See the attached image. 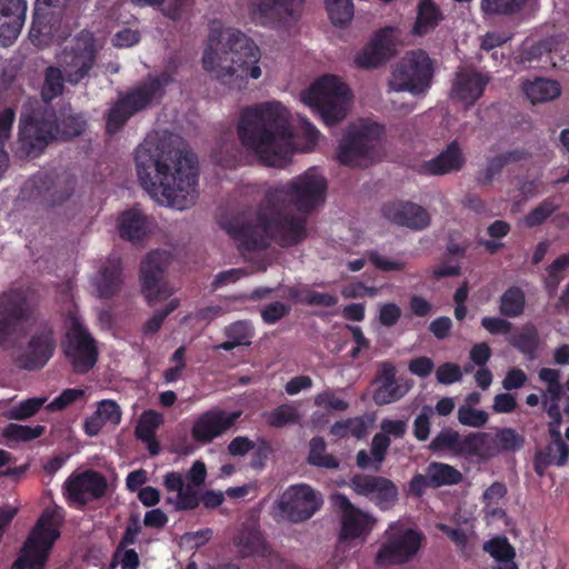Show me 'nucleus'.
I'll return each mask as SVG.
<instances>
[{
    "label": "nucleus",
    "mask_w": 569,
    "mask_h": 569,
    "mask_svg": "<svg viewBox=\"0 0 569 569\" xmlns=\"http://www.w3.org/2000/svg\"><path fill=\"white\" fill-rule=\"evenodd\" d=\"M328 183L312 167L286 183L266 189L254 216H237L224 224L226 231L246 250L264 249L271 239L283 247L307 236V216L326 199Z\"/></svg>",
    "instance_id": "1"
},
{
    "label": "nucleus",
    "mask_w": 569,
    "mask_h": 569,
    "mask_svg": "<svg viewBox=\"0 0 569 569\" xmlns=\"http://www.w3.org/2000/svg\"><path fill=\"white\" fill-rule=\"evenodd\" d=\"M134 167L141 187L159 204L177 210L194 204L197 159L177 136L150 132L136 148Z\"/></svg>",
    "instance_id": "2"
},
{
    "label": "nucleus",
    "mask_w": 569,
    "mask_h": 569,
    "mask_svg": "<svg viewBox=\"0 0 569 569\" xmlns=\"http://www.w3.org/2000/svg\"><path fill=\"white\" fill-rule=\"evenodd\" d=\"M39 296L32 288L0 295V349L23 369L38 370L53 356L57 341L38 313Z\"/></svg>",
    "instance_id": "3"
},
{
    "label": "nucleus",
    "mask_w": 569,
    "mask_h": 569,
    "mask_svg": "<svg viewBox=\"0 0 569 569\" xmlns=\"http://www.w3.org/2000/svg\"><path fill=\"white\" fill-rule=\"evenodd\" d=\"M203 70L230 90L247 89L263 74L262 52L238 29L212 21L201 59Z\"/></svg>",
    "instance_id": "4"
},
{
    "label": "nucleus",
    "mask_w": 569,
    "mask_h": 569,
    "mask_svg": "<svg viewBox=\"0 0 569 569\" xmlns=\"http://www.w3.org/2000/svg\"><path fill=\"white\" fill-rule=\"evenodd\" d=\"M241 144L260 161L282 167L295 152L288 109L278 101H267L243 109L237 124Z\"/></svg>",
    "instance_id": "5"
},
{
    "label": "nucleus",
    "mask_w": 569,
    "mask_h": 569,
    "mask_svg": "<svg viewBox=\"0 0 569 569\" xmlns=\"http://www.w3.org/2000/svg\"><path fill=\"white\" fill-rule=\"evenodd\" d=\"M301 101L320 116L328 126L342 121L352 104L347 83L335 74H325L301 93Z\"/></svg>",
    "instance_id": "6"
},
{
    "label": "nucleus",
    "mask_w": 569,
    "mask_h": 569,
    "mask_svg": "<svg viewBox=\"0 0 569 569\" xmlns=\"http://www.w3.org/2000/svg\"><path fill=\"white\" fill-rule=\"evenodd\" d=\"M64 513L58 506L47 508L26 540L14 569H43L50 551L60 537Z\"/></svg>",
    "instance_id": "7"
},
{
    "label": "nucleus",
    "mask_w": 569,
    "mask_h": 569,
    "mask_svg": "<svg viewBox=\"0 0 569 569\" xmlns=\"http://www.w3.org/2000/svg\"><path fill=\"white\" fill-rule=\"evenodd\" d=\"M53 122L54 114L48 110L43 112L41 119L22 114L19 137L28 153L41 151L52 139H70L80 136L87 127L86 119L80 114H70L60 124H54Z\"/></svg>",
    "instance_id": "8"
},
{
    "label": "nucleus",
    "mask_w": 569,
    "mask_h": 569,
    "mask_svg": "<svg viewBox=\"0 0 569 569\" xmlns=\"http://www.w3.org/2000/svg\"><path fill=\"white\" fill-rule=\"evenodd\" d=\"M383 127L378 122L361 119L352 123L338 149V160L349 166H368L380 156Z\"/></svg>",
    "instance_id": "9"
},
{
    "label": "nucleus",
    "mask_w": 569,
    "mask_h": 569,
    "mask_svg": "<svg viewBox=\"0 0 569 569\" xmlns=\"http://www.w3.org/2000/svg\"><path fill=\"white\" fill-rule=\"evenodd\" d=\"M173 81V76L164 71L159 77H150L121 96L110 109L107 117V130L117 132L134 113L149 107L159 99L164 88Z\"/></svg>",
    "instance_id": "10"
},
{
    "label": "nucleus",
    "mask_w": 569,
    "mask_h": 569,
    "mask_svg": "<svg viewBox=\"0 0 569 569\" xmlns=\"http://www.w3.org/2000/svg\"><path fill=\"white\" fill-rule=\"evenodd\" d=\"M435 66L429 54L421 49L408 51L393 69L388 81L390 91H407L423 97L431 87Z\"/></svg>",
    "instance_id": "11"
},
{
    "label": "nucleus",
    "mask_w": 569,
    "mask_h": 569,
    "mask_svg": "<svg viewBox=\"0 0 569 569\" xmlns=\"http://www.w3.org/2000/svg\"><path fill=\"white\" fill-rule=\"evenodd\" d=\"M103 41L88 30L80 31L58 56V62L70 83L86 78L97 62Z\"/></svg>",
    "instance_id": "12"
},
{
    "label": "nucleus",
    "mask_w": 569,
    "mask_h": 569,
    "mask_svg": "<svg viewBox=\"0 0 569 569\" xmlns=\"http://www.w3.org/2000/svg\"><path fill=\"white\" fill-rule=\"evenodd\" d=\"M422 541V532L407 528L398 521L391 522L383 533L376 562L379 566L405 565L416 557Z\"/></svg>",
    "instance_id": "13"
},
{
    "label": "nucleus",
    "mask_w": 569,
    "mask_h": 569,
    "mask_svg": "<svg viewBox=\"0 0 569 569\" xmlns=\"http://www.w3.org/2000/svg\"><path fill=\"white\" fill-rule=\"evenodd\" d=\"M207 478L204 462L196 460L186 476L170 471L163 476V486L170 496L167 503L176 510H193L200 503V489Z\"/></svg>",
    "instance_id": "14"
},
{
    "label": "nucleus",
    "mask_w": 569,
    "mask_h": 569,
    "mask_svg": "<svg viewBox=\"0 0 569 569\" xmlns=\"http://www.w3.org/2000/svg\"><path fill=\"white\" fill-rule=\"evenodd\" d=\"M322 505V495L306 483L290 486L279 501L281 512L292 522L310 519Z\"/></svg>",
    "instance_id": "15"
},
{
    "label": "nucleus",
    "mask_w": 569,
    "mask_h": 569,
    "mask_svg": "<svg viewBox=\"0 0 569 569\" xmlns=\"http://www.w3.org/2000/svg\"><path fill=\"white\" fill-rule=\"evenodd\" d=\"M167 251L150 252L140 266L142 292L150 305L162 301L172 295V289L163 281V273L169 264Z\"/></svg>",
    "instance_id": "16"
},
{
    "label": "nucleus",
    "mask_w": 569,
    "mask_h": 569,
    "mask_svg": "<svg viewBox=\"0 0 569 569\" xmlns=\"http://www.w3.org/2000/svg\"><path fill=\"white\" fill-rule=\"evenodd\" d=\"M332 503L340 521L339 539L365 541L376 526V518L352 505L343 495L332 496Z\"/></svg>",
    "instance_id": "17"
},
{
    "label": "nucleus",
    "mask_w": 569,
    "mask_h": 569,
    "mask_svg": "<svg viewBox=\"0 0 569 569\" xmlns=\"http://www.w3.org/2000/svg\"><path fill=\"white\" fill-rule=\"evenodd\" d=\"M64 352L78 373L89 371L97 362L96 343L79 319L71 320Z\"/></svg>",
    "instance_id": "18"
},
{
    "label": "nucleus",
    "mask_w": 569,
    "mask_h": 569,
    "mask_svg": "<svg viewBox=\"0 0 569 569\" xmlns=\"http://www.w3.org/2000/svg\"><path fill=\"white\" fill-rule=\"evenodd\" d=\"M248 12L256 24L281 27L299 17L303 0H247Z\"/></svg>",
    "instance_id": "19"
},
{
    "label": "nucleus",
    "mask_w": 569,
    "mask_h": 569,
    "mask_svg": "<svg viewBox=\"0 0 569 569\" xmlns=\"http://www.w3.org/2000/svg\"><path fill=\"white\" fill-rule=\"evenodd\" d=\"M241 416V411L227 412L212 409L201 413L193 422L191 437L202 443H209L229 430Z\"/></svg>",
    "instance_id": "20"
},
{
    "label": "nucleus",
    "mask_w": 569,
    "mask_h": 569,
    "mask_svg": "<svg viewBox=\"0 0 569 569\" xmlns=\"http://www.w3.org/2000/svg\"><path fill=\"white\" fill-rule=\"evenodd\" d=\"M106 479L98 472L88 470L71 475L64 482V492L71 503L84 505L103 496Z\"/></svg>",
    "instance_id": "21"
},
{
    "label": "nucleus",
    "mask_w": 569,
    "mask_h": 569,
    "mask_svg": "<svg viewBox=\"0 0 569 569\" xmlns=\"http://www.w3.org/2000/svg\"><path fill=\"white\" fill-rule=\"evenodd\" d=\"M351 488L358 495L370 498L381 510L389 509L398 499L395 483L382 477L355 476L351 479Z\"/></svg>",
    "instance_id": "22"
},
{
    "label": "nucleus",
    "mask_w": 569,
    "mask_h": 569,
    "mask_svg": "<svg viewBox=\"0 0 569 569\" xmlns=\"http://www.w3.org/2000/svg\"><path fill=\"white\" fill-rule=\"evenodd\" d=\"M378 387L373 393L377 405H389L403 398L412 388V381L408 378L396 377V368L390 362L380 365L377 377Z\"/></svg>",
    "instance_id": "23"
},
{
    "label": "nucleus",
    "mask_w": 569,
    "mask_h": 569,
    "mask_svg": "<svg viewBox=\"0 0 569 569\" xmlns=\"http://www.w3.org/2000/svg\"><path fill=\"white\" fill-rule=\"evenodd\" d=\"M28 11L26 0H0V46L9 47L19 37Z\"/></svg>",
    "instance_id": "24"
},
{
    "label": "nucleus",
    "mask_w": 569,
    "mask_h": 569,
    "mask_svg": "<svg viewBox=\"0 0 569 569\" xmlns=\"http://www.w3.org/2000/svg\"><path fill=\"white\" fill-rule=\"evenodd\" d=\"M396 40L393 29L381 30L355 56V64L362 69L377 68L393 54Z\"/></svg>",
    "instance_id": "25"
},
{
    "label": "nucleus",
    "mask_w": 569,
    "mask_h": 569,
    "mask_svg": "<svg viewBox=\"0 0 569 569\" xmlns=\"http://www.w3.org/2000/svg\"><path fill=\"white\" fill-rule=\"evenodd\" d=\"M382 212L389 221L411 229L421 230L430 224L428 211L417 203L390 202L383 207Z\"/></svg>",
    "instance_id": "26"
},
{
    "label": "nucleus",
    "mask_w": 569,
    "mask_h": 569,
    "mask_svg": "<svg viewBox=\"0 0 569 569\" xmlns=\"http://www.w3.org/2000/svg\"><path fill=\"white\" fill-rule=\"evenodd\" d=\"M121 270V259L118 256L109 257L90 281L93 295L108 299L118 293L122 284Z\"/></svg>",
    "instance_id": "27"
},
{
    "label": "nucleus",
    "mask_w": 569,
    "mask_h": 569,
    "mask_svg": "<svg viewBox=\"0 0 569 569\" xmlns=\"http://www.w3.org/2000/svg\"><path fill=\"white\" fill-rule=\"evenodd\" d=\"M153 221L139 208L122 211L117 220V229L121 239L130 242H140L153 230Z\"/></svg>",
    "instance_id": "28"
},
{
    "label": "nucleus",
    "mask_w": 569,
    "mask_h": 569,
    "mask_svg": "<svg viewBox=\"0 0 569 569\" xmlns=\"http://www.w3.org/2000/svg\"><path fill=\"white\" fill-rule=\"evenodd\" d=\"M69 29L63 19L51 13L34 12L30 38L37 46H43L51 40L60 41L67 37Z\"/></svg>",
    "instance_id": "29"
},
{
    "label": "nucleus",
    "mask_w": 569,
    "mask_h": 569,
    "mask_svg": "<svg viewBox=\"0 0 569 569\" xmlns=\"http://www.w3.org/2000/svg\"><path fill=\"white\" fill-rule=\"evenodd\" d=\"M487 79L472 70H461L457 73L451 89V98L466 106L473 104L483 93Z\"/></svg>",
    "instance_id": "30"
},
{
    "label": "nucleus",
    "mask_w": 569,
    "mask_h": 569,
    "mask_svg": "<svg viewBox=\"0 0 569 569\" xmlns=\"http://www.w3.org/2000/svg\"><path fill=\"white\" fill-rule=\"evenodd\" d=\"M465 163L466 158L460 144L452 141L437 157L426 161L422 169L432 176H443L460 171Z\"/></svg>",
    "instance_id": "31"
},
{
    "label": "nucleus",
    "mask_w": 569,
    "mask_h": 569,
    "mask_svg": "<svg viewBox=\"0 0 569 569\" xmlns=\"http://www.w3.org/2000/svg\"><path fill=\"white\" fill-rule=\"evenodd\" d=\"M121 417V409L114 400H101L97 403V410L84 420V432L91 437L97 436L108 423L118 426Z\"/></svg>",
    "instance_id": "32"
},
{
    "label": "nucleus",
    "mask_w": 569,
    "mask_h": 569,
    "mask_svg": "<svg viewBox=\"0 0 569 569\" xmlns=\"http://www.w3.org/2000/svg\"><path fill=\"white\" fill-rule=\"evenodd\" d=\"M522 90L532 103L551 101L561 93L560 84L557 81L545 78L523 82Z\"/></svg>",
    "instance_id": "33"
},
{
    "label": "nucleus",
    "mask_w": 569,
    "mask_h": 569,
    "mask_svg": "<svg viewBox=\"0 0 569 569\" xmlns=\"http://www.w3.org/2000/svg\"><path fill=\"white\" fill-rule=\"evenodd\" d=\"M462 455L473 456L480 460H489L496 457L492 435L488 432H473L465 436Z\"/></svg>",
    "instance_id": "34"
},
{
    "label": "nucleus",
    "mask_w": 569,
    "mask_h": 569,
    "mask_svg": "<svg viewBox=\"0 0 569 569\" xmlns=\"http://www.w3.org/2000/svg\"><path fill=\"white\" fill-rule=\"evenodd\" d=\"M224 336L227 340L214 346V349L231 351L237 347L249 346L253 337V329L247 321H237L224 328Z\"/></svg>",
    "instance_id": "35"
},
{
    "label": "nucleus",
    "mask_w": 569,
    "mask_h": 569,
    "mask_svg": "<svg viewBox=\"0 0 569 569\" xmlns=\"http://www.w3.org/2000/svg\"><path fill=\"white\" fill-rule=\"evenodd\" d=\"M440 19L441 13L431 0H420L417 19L412 28L413 34H427L439 23Z\"/></svg>",
    "instance_id": "36"
},
{
    "label": "nucleus",
    "mask_w": 569,
    "mask_h": 569,
    "mask_svg": "<svg viewBox=\"0 0 569 569\" xmlns=\"http://www.w3.org/2000/svg\"><path fill=\"white\" fill-rule=\"evenodd\" d=\"M236 543L243 556H251L263 550V538L256 523L246 526L238 535Z\"/></svg>",
    "instance_id": "37"
},
{
    "label": "nucleus",
    "mask_w": 569,
    "mask_h": 569,
    "mask_svg": "<svg viewBox=\"0 0 569 569\" xmlns=\"http://www.w3.org/2000/svg\"><path fill=\"white\" fill-rule=\"evenodd\" d=\"M427 471L433 488L456 485L462 479L461 472L447 463L432 462L427 467Z\"/></svg>",
    "instance_id": "38"
},
{
    "label": "nucleus",
    "mask_w": 569,
    "mask_h": 569,
    "mask_svg": "<svg viewBox=\"0 0 569 569\" xmlns=\"http://www.w3.org/2000/svg\"><path fill=\"white\" fill-rule=\"evenodd\" d=\"M492 440L496 447V457L502 452L518 451L525 443L523 437L512 428L498 429L492 435Z\"/></svg>",
    "instance_id": "39"
},
{
    "label": "nucleus",
    "mask_w": 569,
    "mask_h": 569,
    "mask_svg": "<svg viewBox=\"0 0 569 569\" xmlns=\"http://www.w3.org/2000/svg\"><path fill=\"white\" fill-rule=\"evenodd\" d=\"M267 423L274 428H282L287 425L299 423L301 420L297 407L286 403L263 415Z\"/></svg>",
    "instance_id": "40"
},
{
    "label": "nucleus",
    "mask_w": 569,
    "mask_h": 569,
    "mask_svg": "<svg viewBox=\"0 0 569 569\" xmlns=\"http://www.w3.org/2000/svg\"><path fill=\"white\" fill-rule=\"evenodd\" d=\"M538 378L546 385L542 393V403L547 405L549 400H560L563 387L560 383L561 373L557 369L541 368Z\"/></svg>",
    "instance_id": "41"
},
{
    "label": "nucleus",
    "mask_w": 569,
    "mask_h": 569,
    "mask_svg": "<svg viewBox=\"0 0 569 569\" xmlns=\"http://www.w3.org/2000/svg\"><path fill=\"white\" fill-rule=\"evenodd\" d=\"M47 397L29 398L12 406L4 412L9 420H26L33 417L47 403Z\"/></svg>",
    "instance_id": "42"
},
{
    "label": "nucleus",
    "mask_w": 569,
    "mask_h": 569,
    "mask_svg": "<svg viewBox=\"0 0 569 569\" xmlns=\"http://www.w3.org/2000/svg\"><path fill=\"white\" fill-rule=\"evenodd\" d=\"M462 448H465V436L449 428L441 430L430 443V449L433 451L450 450L462 455Z\"/></svg>",
    "instance_id": "43"
},
{
    "label": "nucleus",
    "mask_w": 569,
    "mask_h": 569,
    "mask_svg": "<svg viewBox=\"0 0 569 569\" xmlns=\"http://www.w3.org/2000/svg\"><path fill=\"white\" fill-rule=\"evenodd\" d=\"M310 450L308 455V462L310 465L328 468V469H337L339 467V462L337 459L326 452V442L321 437H315L310 440Z\"/></svg>",
    "instance_id": "44"
},
{
    "label": "nucleus",
    "mask_w": 569,
    "mask_h": 569,
    "mask_svg": "<svg viewBox=\"0 0 569 569\" xmlns=\"http://www.w3.org/2000/svg\"><path fill=\"white\" fill-rule=\"evenodd\" d=\"M500 312L510 318L520 316L525 309V295L520 288L511 287L500 298Z\"/></svg>",
    "instance_id": "45"
},
{
    "label": "nucleus",
    "mask_w": 569,
    "mask_h": 569,
    "mask_svg": "<svg viewBox=\"0 0 569 569\" xmlns=\"http://www.w3.org/2000/svg\"><path fill=\"white\" fill-rule=\"evenodd\" d=\"M528 0H481L485 16H508L520 11Z\"/></svg>",
    "instance_id": "46"
},
{
    "label": "nucleus",
    "mask_w": 569,
    "mask_h": 569,
    "mask_svg": "<svg viewBox=\"0 0 569 569\" xmlns=\"http://www.w3.org/2000/svg\"><path fill=\"white\" fill-rule=\"evenodd\" d=\"M510 342L523 355L530 359L535 357L538 347V332L531 325L523 326L519 332L512 337Z\"/></svg>",
    "instance_id": "47"
},
{
    "label": "nucleus",
    "mask_w": 569,
    "mask_h": 569,
    "mask_svg": "<svg viewBox=\"0 0 569 569\" xmlns=\"http://www.w3.org/2000/svg\"><path fill=\"white\" fill-rule=\"evenodd\" d=\"M326 9L333 24L343 26L353 18L352 0H326Z\"/></svg>",
    "instance_id": "48"
},
{
    "label": "nucleus",
    "mask_w": 569,
    "mask_h": 569,
    "mask_svg": "<svg viewBox=\"0 0 569 569\" xmlns=\"http://www.w3.org/2000/svg\"><path fill=\"white\" fill-rule=\"evenodd\" d=\"M520 156L518 152H508L492 158L487 167L478 173L477 180L481 184H489L492 179L500 173L506 163L519 160Z\"/></svg>",
    "instance_id": "49"
},
{
    "label": "nucleus",
    "mask_w": 569,
    "mask_h": 569,
    "mask_svg": "<svg viewBox=\"0 0 569 569\" xmlns=\"http://www.w3.org/2000/svg\"><path fill=\"white\" fill-rule=\"evenodd\" d=\"M44 432L43 426H22L9 423L3 430L2 436L9 441H30L39 438Z\"/></svg>",
    "instance_id": "50"
},
{
    "label": "nucleus",
    "mask_w": 569,
    "mask_h": 569,
    "mask_svg": "<svg viewBox=\"0 0 569 569\" xmlns=\"http://www.w3.org/2000/svg\"><path fill=\"white\" fill-rule=\"evenodd\" d=\"M63 70L61 68L49 67L46 71L44 83L42 87V97L50 101L63 91Z\"/></svg>",
    "instance_id": "51"
},
{
    "label": "nucleus",
    "mask_w": 569,
    "mask_h": 569,
    "mask_svg": "<svg viewBox=\"0 0 569 569\" xmlns=\"http://www.w3.org/2000/svg\"><path fill=\"white\" fill-rule=\"evenodd\" d=\"M559 206V202L556 201L555 198H548L523 218V223L529 228L539 226L545 222Z\"/></svg>",
    "instance_id": "52"
},
{
    "label": "nucleus",
    "mask_w": 569,
    "mask_h": 569,
    "mask_svg": "<svg viewBox=\"0 0 569 569\" xmlns=\"http://www.w3.org/2000/svg\"><path fill=\"white\" fill-rule=\"evenodd\" d=\"M163 417L157 411L149 410L141 415L136 427V433L139 439H151L157 429L162 425Z\"/></svg>",
    "instance_id": "53"
},
{
    "label": "nucleus",
    "mask_w": 569,
    "mask_h": 569,
    "mask_svg": "<svg viewBox=\"0 0 569 569\" xmlns=\"http://www.w3.org/2000/svg\"><path fill=\"white\" fill-rule=\"evenodd\" d=\"M488 419L489 416L485 410L471 406H461L458 409V421L463 426L480 428L487 423Z\"/></svg>",
    "instance_id": "54"
},
{
    "label": "nucleus",
    "mask_w": 569,
    "mask_h": 569,
    "mask_svg": "<svg viewBox=\"0 0 569 569\" xmlns=\"http://www.w3.org/2000/svg\"><path fill=\"white\" fill-rule=\"evenodd\" d=\"M485 550L497 560V563L515 558V550L506 538H496L485 545Z\"/></svg>",
    "instance_id": "55"
},
{
    "label": "nucleus",
    "mask_w": 569,
    "mask_h": 569,
    "mask_svg": "<svg viewBox=\"0 0 569 569\" xmlns=\"http://www.w3.org/2000/svg\"><path fill=\"white\" fill-rule=\"evenodd\" d=\"M368 259L381 271H401L406 267V262L403 260L383 256L378 251L368 252Z\"/></svg>",
    "instance_id": "56"
},
{
    "label": "nucleus",
    "mask_w": 569,
    "mask_h": 569,
    "mask_svg": "<svg viewBox=\"0 0 569 569\" xmlns=\"http://www.w3.org/2000/svg\"><path fill=\"white\" fill-rule=\"evenodd\" d=\"M82 389H66L57 398L47 405L49 411H60L72 405L74 401L83 397Z\"/></svg>",
    "instance_id": "57"
},
{
    "label": "nucleus",
    "mask_w": 569,
    "mask_h": 569,
    "mask_svg": "<svg viewBox=\"0 0 569 569\" xmlns=\"http://www.w3.org/2000/svg\"><path fill=\"white\" fill-rule=\"evenodd\" d=\"M433 415L432 408L426 406L421 412L416 417L413 422V433L419 441H425L430 435V419Z\"/></svg>",
    "instance_id": "58"
},
{
    "label": "nucleus",
    "mask_w": 569,
    "mask_h": 569,
    "mask_svg": "<svg viewBox=\"0 0 569 569\" xmlns=\"http://www.w3.org/2000/svg\"><path fill=\"white\" fill-rule=\"evenodd\" d=\"M188 0H131V2L139 7L154 6L161 2L164 3L163 12L171 19L180 16L181 9L186 6Z\"/></svg>",
    "instance_id": "59"
},
{
    "label": "nucleus",
    "mask_w": 569,
    "mask_h": 569,
    "mask_svg": "<svg viewBox=\"0 0 569 569\" xmlns=\"http://www.w3.org/2000/svg\"><path fill=\"white\" fill-rule=\"evenodd\" d=\"M315 405L333 411H345L349 405L331 391H323L315 397Z\"/></svg>",
    "instance_id": "60"
},
{
    "label": "nucleus",
    "mask_w": 569,
    "mask_h": 569,
    "mask_svg": "<svg viewBox=\"0 0 569 569\" xmlns=\"http://www.w3.org/2000/svg\"><path fill=\"white\" fill-rule=\"evenodd\" d=\"M569 267V252L558 257L547 269L548 272V286L556 289L559 282L562 280V271Z\"/></svg>",
    "instance_id": "61"
},
{
    "label": "nucleus",
    "mask_w": 569,
    "mask_h": 569,
    "mask_svg": "<svg viewBox=\"0 0 569 569\" xmlns=\"http://www.w3.org/2000/svg\"><path fill=\"white\" fill-rule=\"evenodd\" d=\"M436 378L439 383L451 385L462 379V371L458 365L446 362L438 367Z\"/></svg>",
    "instance_id": "62"
},
{
    "label": "nucleus",
    "mask_w": 569,
    "mask_h": 569,
    "mask_svg": "<svg viewBox=\"0 0 569 569\" xmlns=\"http://www.w3.org/2000/svg\"><path fill=\"white\" fill-rule=\"evenodd\" d=\"M290 310V307L284 305L283 302H272L266 306L261 310V318L268 325H273L280 319H282Z\"/></svg>",
    "instance_id": "63"
},
{
    "label": "nucleus",
    "mask_w": 569,
    "mask_h": 569,
    "mask_svg": "<svg viewBox=\"0 0 569 569\" xmlns=\"http://www.w3.org/2000/svg\"><path fill=\"white\" fill-rule=\"evenodd\" d=\"M507 495V487L503 482H493L482 495V500L486 503V508L497 506Z\"/></svg>",
    "instance_id": "64"
}]
</instances>
